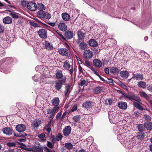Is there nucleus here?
<instances>
[{"label":"nucleus","mask_w":152,"mask_h":152,"mask_svg":"<svg viewBox=\"0 0 152 152\" xmlns=\"http://www.w3.org/2000/svg\"><path fill=\"white\" fill-rule=\"evenodd\" d=\"M37 17L41 19L46 18L49 19L51 18V15L43 11H39L37 13Z\"/></svg>","instance_id":"f257e3e1"},{"label":"nucleus","mask_w":152,"mask_h":152,"mask_svg":"<svg viewBox=\"0 0 152 152\" xmlns=\"http://www.w3.org/2000/svg\"><path fill=\"white\" fill-rule=\"evenodd\" d=\"M63 67L66 69L69 70L70 68L71 69L69 71V72L72 75L73 72V66L70 65L68 60H66L64 63Z\"/></svg>","instance_id":"f03ea898"},{"label":"nucleus","mask_w":152,"mask_h":152,"mask_svg":"<svg viewBox=\"0 0 152 152\" xmlns=\"http://www.w3.org/2000/svg\"><path fill=\"white\" fill-rule=\"evenodd\" d=\"M27 8L31 11H35L37 8V5L35 3L32 1H30L28 3Z\"/></svg>","instance_id":"7ed1b4c3"},{"label":"nucleus","mask_w":152,"mask_h":152,"mask_svg":"<svg viewBox=\"0 0 152 152\" xmlns=\"http://www.w3.org/2000/svg\"><path fill=\"white\" fill-rule=\"evenodd\" d=\"M66 79V77H64L63 79L62 80H59L56 84L55 88L58 90H60L61 89L62 85L63 83H65Z\"/></svg>","instance_id":"20e7f679"},{"label":"nucleus","mask_w":152,"mask_h":152,"mask_svg":"<svg viewBox=\"0 0 152 152\" xmlns=\"http://www.w3.org/2000/svg\"><path fill=\"white\" fill-rule=\"evenodd\" d=\"M83 56L87 59H89L93 56V52L89 50H86L83 53Z\"/></svg>","instance_id":"39448f33"},{"label":"nucleus","mask_w":152,"mask_h":152,"mask_svg":"<svg viewBox=\"0 0 152 152\" xmlns=\"http://www.w3.org/2000/svg\"><path fill=\"white\" fill-rule=\"evenodd\" d=\"M39 36L42 38L45 39L47 37L46 30L45 29H41L38 31Z\"/></svg>","instance_id":"423d86ee"},{"label":"nucleus","mask_w":152,"mask_h":152,"mask_svg":"<svg viewBox=\"0 0 152 152\" xmlns=\"http://www.w3.org/2000/svg\"><path fill=\"white\" fill-rule=\"evenodd\" d=\"M132 78L135 79L136 80H142L144 79L143 75V74L140 73L134 74Z\"/></svg>","instance_id":"0eeeda50"},{"label":"nucleus","mask_w":152,"mask_h":152,"mask_svg":"<svg viewBox=\"0 0 152 152\" xmlns=\"http://www.w3.org/2000/svg\"><path fill=\"white\" fill-rule=\"evenodd\" d=\"M93 62L94 65L96 68H100L102 66V61L98 59H94Z\"/></svg>","instance_id":"6e6552de"},{"label":"nucleus","mask_w":152,"mask_h":152,"mask_svg":"<svg viewBox=\"0 0 152 152\" xmlns=\"http://www.w3.org/2000/svg\"><path fill=\"white\" fill-rule=\"evenodd\" d=\"M15 129L18 132H23L25 130L26 128L24 125L21 124L17 125L15 127Z\"/></svg>","instance_id":"1a4fd4ad"},{"label":"nucleus","mask_w":152,"mask_h":152,"mask_svg":"<svg viewBox=\"0 0 152 152\" xmlns=\"http://www.w3.org/2000/svg\"><path fill=\"white\" fill-rule=\"evenodd\" d=\"M58 52L60 54L64 56H67L69 53L68 49L64 48L59 49Z\"/></svg>","instance_id":"9d476101"},{"label":"nucleus","mask_w":152,"mask_h":152,"mask_svg":"<svg viewBox=\"0 0 152 152\" xmlns=\"http://www.w3.org/2000/svg\"><path fill=\"white\" fill-rule=\"evenodd\" d=\"M71 128L70 126H67L63 130V133L65 136L69 135L70 133Z\"/></svg>","instance_id":"9b49d317"},{"label":"nucleus","mask_w":152,"mask_h":152,"mask_svg":"<svg viewBox=\"0 0 152 152\" xmlns=\"http://www.w3.org/2000/svg\"><path fill=\"white\" fill-rule=\"evenodd\" d=\"M118 107L122 110H126L127 107V104L126 102H120L118 104Z\"/></svg>","instance_id":"f8f14e48"},{"label":"nucleus","mask_w":152,"mask_h":152,"mask_svg":"<svg viewBox=\"0 0 152 152\" xmlns=\"http://www.w3.org/2000/svg\"><path fill=\"white\" fill-rule=\"evenodd\" d=\"M3 133L7 135H10L12 133V130L9 127H5L2 129Z\"/></svg>","instance_id":"ddd939ff"},{"label":"nucleus","mask_w":152,"mask_h":152,"mask_svg":"<svg viewBox=\"0 0 152 152\" xmlns=\"http://www.w3.org/2000/svg\"><path fill=\"white\" fill-rule=\"evenodd\" d=\"M65 38L67 39H70L73 37V33L71 31H67L65 33Z\"/></svg>","instance_id":"4468645a"},{"label":"nucleus","mask_w":152,"mask_h":152,"mask_svg":"<svg viewBox=\"0 0 152 152\" xmlns=\"http://www.w3.org/2000/svg\"><path fill=\"white\" fill-rule=\"evenodd\" d=\"M41 121L39 119H36L31 123V125L34 128L37 127L41 124Z\"/></svg>","instance_id":"2eb2a0df"},{"label":"nucleus","mask_w":152,"mask_h":152,"mask_svg":"<svg viewBox=\"0 0 152 152\" xmlns=\"http://www.w3.org/2000/svg\"><path fill=\"white\" fill-rule=\"evenodd\" d=\"M58 28L62 31H65L67 29L66 25L64 23H60L58 25Z\"/></svg>","instance_id":"dca6fc26"},{"label":"nucleus","mask_w":152,"mask_h":152,"mask_svg":"<svg viewBox=\"0 0 152 152\" xmlns=\"http://www.w3.org/2000/svg\"><path fill=\"white\" fill-rule=\"evenodd\" d=\"M120 74L121 77L124 78H128L129 75V72L126 71H121Z\"/></svg>","instance_id":"f3484780"},{"label":"nucleus","mask_w":152,"mask_h":152,"mask_svg":"<svg viewBox=\"0 0 152 152\" xmlns=\"http://www.w3.org/2000/svg\"><path fill=\"white\" fill-rule=\"evenodd\" d=\"M45 47L49 50H51L53 49V45L51 44L49 42L45 41Z\"/></svg>","instance_id":"a211bd4d"},{"label":"nucleus","mask_w":152,"mask_h":152,"mask_svg":"<svg viewBox=\"0 0 152 152\" xmlns=\"http://www.w3.org/2000/svg\"><path fill=\"white\" fill-rule=\"evenodd\" d=\"M34 151L35 152H43V149L39 145H36L33 147Z\"/></svg>","instance_id":"6ab92c4d"},{"label":"nucleus","mask_w":152,"mask_h":152,"mask_svg":"<svg viewBox=\"0 0 152 152\" xmlns=\"http://www.w3.org/2000/svg\"><path fill=\"white\" fill-rule=\"evenodd\" d=\"M93 103V102L90 101L86 102L83 103V106L85 108H88L92 107Z\"/></svg>","instance_id":"aec40b11"},{"label":"nucleus","mask_w":152,"mask_h":152,"mask_svg":"<svg viewBox=\"0 0 152 152\" xmlns=\"http://www.w3.org/2000/svg\"><path fill=\"white\" fill-rule=\"evenodd\" d=\"M103 88L98 86L94 88L93 92L95 94H99L103 91Z\"/></svg>","instance_id":"412c9836"},{"label":"nucleus","mask_w":152,"mask_h":152,"mask_svg":"<svg viewBox=\"0 0 152 152\" xmlns=\"http://www.w3.org/2000/svg\"><path fill=\"white\" fill-rule=\"evenodd\" d=\"M3 22L5 24H9L12 22V19L10 17L7 16L5 17L3 19Z\"/></svg>","instance_id":"4be33fe9"},{"label":"nucleus","mask_w":152,"mask_h":152,"mask_svg":"<svg viewBox=\"0 0 152 152\" xmlns=\"http://www.w3.org/2000/svg\"><path fill=\"white\" fill-rule=\"evenodd\" d=\"M137 85L139 87L143 89L147 87L146 83L142 81L138 82Z\"/></svg>","instance_id":"5701e85b"},{"label":"nucleus","mask_w":152,"mask_h":152,"mask_svg":"<svg viewBox=\"0 0 152 152\" xmlns=\"http://www.w3.org/2000/svg\"><path fill=\"white\" fill-rule=\"evenodd\" d=\"M61 16L63 20L65 21L68 20L70 19V16L66 12L62 13Z\"/></svg>","instance_id":"b1692460"},{"label":"nucleus","mask_w":152,"mask_h":152,"mask_svg":"<svg viewBox=\"0 0 152 152\" xmlns=\"http://www.w3.org/2000/svg\"><path fill=\"white\" fill-rule=\"evenodd\" d=\"M110 72L114 74H118L119 72V69L116 67H112L110 69Z\"/></svg>","instance_id":"393cba45"},{"label":"nucleus","mask_w":152,"mask_h":152,"mask_svg":"<svg viewBox=\"0 0 152 152\" xmlns=\"http://www.w3.org/2000/svg\"><path fill=\"white\" fill-rule=\"evenodd\" d=\"M53 105L55 106H57L59 104V100L58 98L55 97L52 100Z\"/></svg>","instance_id":"a878e982"},{"label":"nucleus","mask_w":152,"mask_h":152,"mask_svg":"<svg viewBox=\"0 0 152 152\" xmlns=\"http://www.w3.org/2000/svg\"><path fill=\"white\" fill-rule=\"evenodd\" d=\"M145 127L148 130H151L152 129V124L150 122L147 121L144 123Z\"/></svg>","instance_id":"bb28decb"},{"label":"nucleus","mask_w":152,"mask_h":152,"mask_svg":"<svg viewBox=\"0 0 152 152\" xmlns=\"http://www.w3.org/2000/svg\"><path fill=\"white\" fill-rule=\"evenodd\" d=\"M89 44L92 47H95L97 45V42L94 39H91L89 41Z\"/></svg>","instance_id":"cd10ccee"},{"label":"nucleus","mask_w":152,"mask_h":152,"mask_svg":"<svg viewBox=\"0 0 152 152\" xmlns=\"http://www.w3.org/2000/svg\"><path fill=\"white\" fill-rule=\"evenodd\" d=\"M37 8L39 11H43L45 9V7L42 3L37 4Z\"/></svg>","instance_id":"c85d7f7f"},{"label":"nucleus","mask_w":152,"mask_h":152,"mask_svg":"<svg viewBox=\"0 0 152 152\" xmlns=\"http://www.w3.org/2000/svg\"><path fill=\"white\" fill-rule=\"evenodd\" d=\"M56 77L57 79H61L63 77V75L61 71L60 70L57 72L56 73Z\"/></svg>","instance_id":"c756f323"},{"label":"nucleus","mask_w":152,"mask_h":152,"mask_svg":"<svg viewBox=\"0 0 152 152\" xmlns=\"http://www.w3.org/2000/svg\"><path fill=\"white\" fill-rule=\"evenodd\" d=\"M133 144L132 141H129L127 142L125 145V146L126 148L129 149L133 147Z\"/></svg>","instance_id":"7c9ffc66"},{"label":"nucleus","mask_w":152,"mask_h":152,"mask_svg":"<svg viewBox=\"0 0 152 152\" xmlns=\"http://www.w3.org/2000/svg\"><path fill=\"white\" fill-rule=\"evenodd\" d=\"M137 138L139 140H142L144 137V134L142 132H138L137 136Z\"/></svg>","instance_id":"2f4dec72"},{"label":"nucleus","mask_w":152,"mask_h":152,"mask_svg":"<svg viewBox=\"0 0 152 152\" xmlns=\"http://www.w3.org/2000/svg\"><path fill=\"white\" fill-rule=\"evenodd\" d=\"M47 114L49 115V117L50 118L53 117L55 115V113L53 112V111L50 109H48L47 110Z\"/></svg>","instance_id":"473e14b6"},{"label":"nucleus","mask_w":152,"mask_h":152,"mask_svg":"<svg viewBox=\"0 0 152 152\" xmlns=\"http://www.w3.org/2000/svg\"><path fill=\"white\" fill-rule=\"evenodd\" d=\"M77 35L79 37V40L83 39L85 37V34L80 31H78Z\"/></svg>","instance_id":"72a5a7b5"},{"label":"nucleus","mask_w":152,"mask_h":152,"mask_svg":"<svg viewBox=\"0 0 152 152\" xmlns=\"http://www.w3.org/2000/svg\"><path fill=\"white\" fill-rule=\"evenodd\" d=\"M133 104L134 107L138 108V109L141 110H143V107L138 103L134 102H133Z\"/></svg>","instance_id":"f704fd0d"},{"label":"nucleus","mask_w":152,"mask_h":152,"mask_svg":"<svg viewBox=\"0 0 152 152\" xmlns=\"http://www.w3.org/2000/svg\"><path fill=\"white\" fill-rule=\"evenodd\" d=\"M65 147L67 149L70 150L72 148L73 145L71 143L67 142L65 144Z\"/></svg>","instance_id":"c9c22d12"},{"label":"nucleus","mask_w":152,"mask_h":152,"mask_svg":"<svg viewBox=\"0 0 152 152\" xmlns=\"http://www.w3.org/2000/svg\"><path fill=\"white\" fill-rule=\"evenodd\" d=\"M140 96L142 97L145 98L147 100H148L149 99V96L144 91H142L140 92Z\"/></svg>","instance_id":"e433bc0d"},{"label":"nucleus","mask_w":152,"mask_h":152,"mask_svg":"<svg viewBox=\"0 0 152 152\" xmlns=\"http://www.w3.org/2000/svg\"><path fill=\"white\" fill-rule=\"evenodd\" d=\"M79 46L81 49L84 50L87 48V44L84 42H82L80 44Z\"/></svg>","instance_id":"4c0bfd02"},{"label":"nucleus","mask_w":152,"mask_h":152,"mask_svg":"<svg viewBox=\"0 0 152 152\" xmlns=\"http://www.w3.org/2000/svg\"><path fill=\"white\" fill-rule=\"evenodd\" d=\"M116 133L118 134L119 133H121V131H122L123 129V127L121 126H117L116 127Z\"/></svg>","instance_id":"58836bf2"},{"label":"nucleus","mask_w":152,"mask_h":152,"mask_svg":"<svg viewBox=\"0 0 152 152\" xmlns=\"http://www.w3.org/2000/svg\"><path fill=\"white\" fill-rule=\"evenodd\" d=\"M71 87V86L66 85V89L64 91V94L65 96H66L67 93L69 92V90Z\"/></svg>","instance_id":"ea45409f"},{"label":"nucleus","mask_w":152,"mask_h":152,"mask_svg":"<svg viewBox=\"0 0 152 152\" xmlns=\"http://www.w3.org/2000/svg\"><path fill=\"white\" fill-rule=\"evenodd\" d=\"M29 2L26 0H23L21 1V5L23 7H27V4Z\"/></svg>","instance_id":"a19ab883"},{"label":"nucleus","mask_w":152,"mask_h":152,"mask_svg":"<svg viewBox=\"0 0 152 152\" xmlns=\"http://www.w3.org/2000/svg\"><path fill=\"white\" fill-rule=\"evenodd\" d=\"M145 125L144 126L142 124H140L138 126V129L140 132L144 130L145 129Z\"/></svg>","instance_id":"79ce46f5"},{"label":"nucleus","mask_w":152,"mask_h":152,"mask_svg":"<svg viewBox=\"0 0 152 152\" xmlns=\"http://www.w3.org/2000/svg\"><path fill=\"white\" fill-rule=\"evenodd\" d=\"M29 23L31 26L34 27H39V26L37 24L35 23L33 21H30Z\"/></svg>","instance_id":"37998d69"},{"label":"nucleus","mask_w":152,"mask_h":152,"mask_svg":"<svg viewBox=\"0 0 152 152\" xmlns=\"http://www.w3.org/2000/svg\"><path fill=\"white\" fill-rule=\"evenodd\" d=\"M54 143H51L50 142L48 141L47 142V145L50 148H52L54 147Z\"/></svg>","instance_id":"c03bdc74"},{"label":"nucleus","mask_w":152,"mask_h":152,"mask_svg":"<svg viewBox=\"0 0 152 152\" xmlns=\"http://www.w3.org/2000/svg\"><path fill=\"white\" fill-rule=\"evenodd\" d=\"M80 119V115H76L73 118V120L75 122H78Z\"/></svg>","instance_id":"a18cd8bd"},{"label":"nucleus","mask_w":152,"mask_h":152,"mask_svg":"<svg viewBox=\"0 0 152 152\" xmlns=\"http://www.w3.org/2000/svg\"><path fill=\"white\" fill-rule=\"evenodd\" d=\"M62 136L60 133H58L56 136V139L57 141L61 140Z\"/></svg>","instance_id":"49530a36"},{"label":"nucleus","mask_w":152,"mask_h":152,"mask_svg":"<svg viewBox=\"0 0 152 152\" xmlns=\"http://www.w3.org/2000/svg\"><path fill=\"white\" fill-rule=\"evenodd\" d=\"M88 84L86 81L85 80H81V82L80 85L81 86H83L84 85L87 86Z\"/></svg>","instance_id":"de8ad7c7"},{"label":"nucleus","mask_w":152,"mask_h":152,"mask_svg":"<svg viewBox=\"0 0 152 152\" xmlns=\"http://www.w3.org/2000/svg\"><path fill=\"white\" fill-rule=\"evenodd\" d=\"M118 91L120 93L122 94V96L128 99L129 95H127L124 94V93H123L122 91H121L118 90Z\"/></svg>","instance_id":"09e8293b"},{"label":"nucleus","mask_w":152,"mask_h":152,"mask_svg":"<svg viewBox=\"0 0 152 152\" xmlns=\"http://www.w3.org/2000/svg\"><path fill=\"white\" fill-rule=\"evenodd\" d=\"M7 145L9 147L15 146V142H8L7 144Z\"/></svg>","instance_id":"8fccbe9b"},{"label":"nucleus","mask_w":152,"mask_h":152,"mask_svg":"<svg viewBox=\"0 0 152 152\" xmlns=\"http://www.w3.org/2000/svg\"><path fill=\"white\" fill-rule=\"evenodd\" d=\"M133 97H134V98H133V100L137 101L139 102H140L141 101V100L139 96H136L134 95Z\"/></svg>","instance_id":"3c124183"},{"label":"nucleus","mask_w":152,"mask_h":152,"mask_svg":"<svg viewBox=\"0 0 152 152\" xmlns=\"http://www.w3.org/2000/svg\"><path fill=\"white\" fill-rule=\"evenodd\" d=\"M4 27L1 25L0 24V33H3L4 31Z\"/></svg>","instance_id":"603ef678"},{"label":"nucleus","mask_w":152,"mask_h":152,"mask_svg":"<svg viewBox=\"0 0 152 152\" xmlns=\"http://www.w3.org/2000/svg\"><path fill=\"white\" fill-rule=\"evenodd\" d=\"M77 105H74L72 108L71 111L72 112H73L77 110Z\"/></svg>","instance_id":"864d4df0"},{"label":"nucleus","mask_w":152,"mask_h":152,"mask_svg":"<svg viewBox=\"0 0 152 152\" xmlns=\"http://www.w3.org/2000/svg\"><path fill=\"white\" fill-rule=\"evenodd\" d=\"M10 15L14 18L17 19L18 18V16L16 14L14 13H10Z\"/></svg>","instance_id":"5fc2aeb1"},{"label":"nucleus","mask_w":152,"mask_h":152,"mask_svg":"<svg viewBox=\"0 0 152 152\" xmlns=\"http://www.w3.org/2000/svg\"><path fill=\"white\" fill-rule=\"evenodd\" d=\"M144 118L147 120H150L151 119V117L150 116L148 115H144Z\"/></svg>","instance_id":"6e6d98bb"},{"label":"nucleus","mask_w":152,"mask_h":152,"mask_svg":"<svg viewBox=\"0 0 152 152\" xmlns=\"http://www.w3.org/2000/svg\"><path fill=\"white\" fill-rule=\"evenodd\" d=\"M45 134H39L38 135V137L40 138H42L45 137Z\"/></svg>","instance_id":"4d7b16f0"},{"label":"nucleus","mask_w":152,"mask_h":152,"mask_svg":"<svg viewBox=\"0 0 152 152\" xmlns=\"http://www.w3.org/2000/svg\"><path fill=\"white\" fill-rule=\"evenodd\" d=\"M106 102L107 104L111 105L112 103V100L111 99H109L106 100Z\"/></svg>","instance_id":"13d9d810"},{"label":"nucleus","mask_w":152,"mask_h":152,"mask_svg":"<svg viewBox=\"0 0 152 152\" xmlns=\"http://www.w3.org/2000/svg\"><path fill=\"white\" fill-rule=\"evenodd\" d=\"M19 137H23L26 136L27 135V134L25 133H19Z\"/></svg>","instance_id":"bf43d9fd"},{"label":"nucleus","mask_w":152,"mask_h":152,"mask_svg":"<svg viewBox=\"0 0 152 152\" xmlns=\"http://www.w3.org/2000/svg\"><path fill=\"white\" fill-rule=\"evenodd\" d=\"M134 94L132 95H129L128 99L131 101L133 100V98H134Z\"/></svg>","instance_id":"052dcab7"},{"label":"nucleus","mask_w":152,"mask_h":152,"mask_svg":"<svg viewBox=\"0 0 152 152\" xmlns=\"http://www.w3.org/2000/svg\"><path fill=\"white\" fill-rule=\"evenodd\" d=\"M61 112H59L56 116V118L57 119H58L61 116Z\"/></svg>","instance_id":"680f3d73"},{"label":"nucleus","mask_w":152,"mask_h":152,"mask_svg":"<svg viewBox=\"0 0 152 152\" xmlns=\"http://www.w3.org/2000/svg\"><path fill=\"white\" fill-rule=\"evenodd\" d=\"M4 152H14V149L10 148L7 150H5Z\"/></svg>","instance_id":"e2e57ef3"},{"label":"nucleus","mask_w":152,"mask_h":152,"mask_svg":"<svg viewBox=\"0 0 152 152\" xmlns=\"http://www.w3.org/2000/svg\"><path fill=\"white\" fill-rule=\"evenodd\" d=\"M59 108V107L57 106H56L55 107H54L52 110L53 111L54 113L56 111V110H58Z\"/></svg>","instance_id":"0e129e2a"},{"label":"nucleus","mask_w":152,"mask_h":152,"mask_svg":"<svg viewBox=\"0 0 152 152\" xmlns=\"http://www.w3.org/2000/svg\"><path fill=\"white\" fill-rule=\"evenodd\" d=\"M57 33L63 39L65 40V39L64 37L62 34H60V33H59L57 32Z\"/></svg>","instance_id":"69168bd1"},{"label":"nucleus","mask_w":152,"mask_h":152,"mask_svg":"<svg viewBox=\"0 0 152 152\" xmlns=\"http://www.w3.org/2000/svg\"><path fill=\"white\" fill-rule=\"evenodd\" d=\"M148 90L152 92V85H150L148 86Z\"/></svg>","instance_id":"338daca9"},{"label":"nucleus","mask_w":152,"mask_h":152,"mask_svg":"<svg viewBox=\"0 0 152 152\" xmlns=\"http://www.w3.org/2000/svg\"><path fill=\"white\" fill-rule=\"evenodd\" d=\"M104 72L106 74H109V69L107 68H105L104 69Z\"/></svg>","instance_id":"774afa93"}]
</instances>
